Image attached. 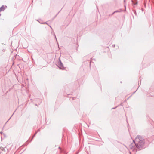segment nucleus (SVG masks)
<instances>
[{
  "mask_svg": "<svg viewBox=\"0 0 154 154\" xmlns=\"http://www.w3.org/2000/svg\"><path fill=\"white\" fill-rule=\"evenodd\" d=\"M7 7L6 6H2L0 8V11H4V10L7 8Z\"/></svg>",
  "mask_w": 154,
  "mask_h": 154,
  "instance_id": "obj_3",
  "label": "nucleus"
},
{
  "mask_svg": "<svg viewBox=\"0 0 154 154\" xmlns=\"http://www.w3.org/2000/svg\"><path fill=\"white\" fill-rule=\"evenodd\" d=\"M57 66L60 69H63L64 68L63 65L60 59L59 62L57 63Z\"/></svg>",
  "mask_w": 154,
  "mask_h": 154,
  "instance_id": "obj_2",
  "label": "nucleus"
},
{
  "mask_svg": "<svg viewBox=\"0 0 154 154\" xmlns=\"http://www.w3.org/2000/svg\"><path fill=\"white\" fill-rule=\"evenodd\" d=\"M135 140L136 142H138L135 144L136 147L139 149H141L144 146V141L142 139V137L140 136H137Z\"/></svg>",
  "mask_w": 154,
  "mask_h": 154,
  "instance_id": "obj_1",
  "label": "nucleus"
},
{
  "mask_svg": "<svg viewBox=\"0 0 154 154\" xmlns=\"http://www.w3.org/2000/svg\"><path fill=\"white\" fill-rule=\"evenodd\" d=\"M129 147L130 148H131V149H132V145H130L129 146Z\"/></svg>",
  "mask_w": 154,
  "mask_h": 154,
  "instance_id": "obj_4",
  "label": "nucleus"
},
{
  "mask_svg": "<svg viewBox=\"0 0 154 154\" xmlns=\"http://www.w3.org/2000/svg\"><path fill=\"white\" fill-rule=\"evenodd\" d=\"M116 12V11L114 12V13H115V12Z\"/></svg>",
  "mask_w": 154,
  "mask_h": 154,
  "instance_id": "obj_6",
  "label": "nucleus"
},
{
  "mask_svg": "<svg viewBox=\"0 0 154 154\" xmlns=\"http://www.w3.org/2000/svg\"><path fill=\"white\" fill-rule=\"evenodd\" d=\"M133 142H134V143H135V142H134V141H133Z\"/></svg>",
  "mask_w": 154,
  "mask_h": 154,
  "instance_id": "obj_5",
  "label": "nucleus"
}]
</instances>
